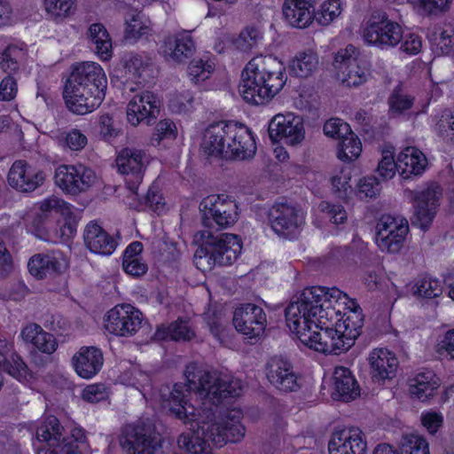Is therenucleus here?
I'll return each instance as SVG.
<instances>
[{
  "mask_svg": "<svg viewBox=\"0 0 454 454\" xmlns=\"http://www.w3.org/2000/svg\"><path fill=\"white\" fill-rule=\"evenodd\" d=\"M286 81V67L281 60L271 55H258L243 69L239 92L246 102L263 105L283 89Z\"/></svg>",
  "mask_w": 454,
  "mask_h": 454,
  "instance_id": "nucleus-4",
  "label": "nucleus"
},
{
  "mask_svg": "<svg viewBox=\"0 0 454 454\" xmlns=\"http://www.w3.org/2000/svg\"><path fill=\"white\" fill-rule=\"evenodd\" d=\"M73 366L78 376L91 379L102 369L104 364L103 352L94 346L81 347L72 359Z\"/></svg>",
  "mask_w": 454,
  "mask_h": 454,
  "instance_id": "nucleus-27",
  "label": "nucleus"
},
{
  "mask_svg": "<svg viewBox=\"0 0 454 454\" xmlns=\"http://www.w3.org/2000/svg\"><path fill=\"white\" fill-rule=\"evenodd\" d=\"M184 376L187 383H175L168 398V412L191 426V432L180 434L178 443L192 454H212L213 448L240 442L246 434L243 412L223 410L222 404L239 396L241 387L196 364L186 365Z\"/></svg>",
  "mask_w": 454,
  "mask_h": 454,
  "instance_id": "nucleus-1",
  "label": "nucleus"
},
{
  "mask_svg": "<svg viewBox=\"0 0 454 454\" xmlns=\"http://www.w3.org/2000/svg\"><path fill=\"white\" fill-rule=\"evenodd\" d=\"M128 377L127 384L137 389L144 396L153 389L152 375L137 368H132L124 373Z\"/></svg>",
  "mask_w": 454,
  "mask_h": 454,
  "instance_id": "nucleus-45",
  "label": "nucleus"
},
{
  "mask_svg": "<svg viewBox=\"0 0 454 454\" xmlns=\"http://www.w3.org/2000/svg\"><path fill=\"white\" fill-rule=\"evenodd\" d=\"M396 170L398 171V159L395 160L393 153L384 151L377 168L379 175L384 180H387L395 175Z\"/></svg>",
  "mask_w": 454,
  "mask_h": 454,
  "instance_id": "nucleus-56",
  "label": "nucleus"
},
{
  "mask_svg": "<svg viewBox=\"0 0 454 454\" xmlns=\"http://www.w3.org/2000/svg\"><path fill=\"white\" fill-rule=\"evenodd\" d=\"M204 151L224 160H247L256 153L255 136L245 124L222 121L210 124L205 131Z\"/></svg>",
  "mask_w": 454,
  "mask_h": 454,
  "instance_id": "nucleus-5",
  "label": "nucleus"
},
{
  "mask_svg": "<svg viewBox=\"0 0 454 454\" xmlns=\"http://www.w3.org/2000/svg\"><path fill=\"white\" fill-rule=\"evenodd\" d=\"M334 391L333 398L350 402L360 395V387L352 372L344 366H337L333 372Z\"/></svg>",
  "mask_w": 454,
  "mask_h": 454,
  "instance_id": "nucleus-30",
  "label": "nucleus"
},
{
  "mask_svg": "<svg viewBox=\"0 0 454 454\" xmlns=\"http://www.w3.org/2000/svg\"><path fill=\"white\" fill-rule=\"evenodd\" d=\"M368 361L372 382L384 385L395 378L399 360L393 351L387 348H374L371 351Z\"/></svg>",
  "mask_w": 454,
  "mask_h": 454,
  "instance_id": "nucleus-24",
  "label": "nucleus"
},
{
  "mask_svg": "<svg viewBox=\"0 0 454 454\" xmlns=\"http://www.w3.org/2000/svg\"><path fill=\"white\" fill-rule=\"evenodd\" d=\"M401 50L408 55H417L422 48V41L419 35L410 33L403 34Z\"/></svg>",
  "mask_w": 454,
  "mask_h": 454,
  "instance_id": "nucleus-62",
  "label": "nucleus"
},
{
  "mask_svg": "<svg viewBox=\"0 0 454 454\" xmlns=\"http://www.w3.org/2000/svg\"><path fill=\"white\" fill-rule=\"evenodd\" d=\"M63 427L59 419L50 415L42 420L35 429L32 446L35 454H82L87 444L86 431L74 427L68 436L62 434Z\"/></svg>",
  "mask_w": 454,
  "mask_h": 454,
  "instance_id": "nucleus-7",
  "label": "nucleus"
},
{
  "mask_svg": "<svg viewBox=\"0 0 454 454\" xmlns=\"http://www.w3.org/2000/svg\"><path fill=\"white\" fill-rule=\"evenodd\" d=\"M64 142L72 151H81L87 145V137L79 129H72L65 133Z\"/></svg>",
  "mask_w": 454,
  "mask_h": 454,
  "instance_id": "nucleus-59",
  "label": "nucleus"
},
{
  "mask_svg": "<svg viewBox=\"0 0 454 454\" xmlns=\"http://www.w3.org/2000/svg\"><path fill=\"white\" fill-rule=\"evenodd\" d=\"M314 0H286L283 13L292 27L304 28L314 19Z\"/></svg>",
  "mask_w": 454,
  "mask_h": 454,
  "instance_id": "nucleus-32",
  "label": "nucleus"
},
{
  "mask_svg": "<svg viewBox=\"0 0 454 454\" xmlns=\"http://www.w3.org/2000/svg\"><path fill=\"white\" fill-rule=\"evenodd\" d=\"M44 179L43 172L25 160H15L7 176L9 185L21 192H34L43 184Z\"/></svg>",
  "mask_w": 454,
  "mask_h": 454,
  "instance_id": "nucleus-25",
  "label": "nucleus"
},
{
  "mask_svg": "<svg viewBox=\"0 0 454 454\" xmlns=\"http://www.w3.org/2000/svg\"><path fill=\"white\" fill-rule=\"evenodd\" d=\"M89 35L98 58L103 61L109 60L113 54L112 39L105 26L101 23L91 24L89 27Z\"/></svg>",
  "mask_w": 454,
  "mask_h": 454,
  "instance_id": "nucleus-40",
  "label": "nucleus"
},
{
  "mask_svg": "<svg viewBox=\"0 0 454 454\" xmlns=\"http://www.w3.org/2000/svg\"><path fill=\"white\" fill-rule=\"evenodd\" d=\"M381 184L375 176H364L357 184L356 190L353 192L361 199L367 200L375 198L380 194Z\"/></svg>",
  "mask_w": 454,
  "mask_h": 454,
  "instance_id": "nucleus-49",
  "label": "nucleus"
},
{
  "mask_svg": "<svg viewBox=\"0 0 454 454\" xmlns=\"http://www.w3.org/2000/svg\"><path fill=\"white\" fill-rule=\"evenodd\" d=\"M75 4L76 0H43L45 12L56 22L69 17L74 11Z\"/></svg>",
  "mask_w": 454,
  "mask_h": 454,
  "instance_id": "nucleus-44",
  "label": "nucleus"
},
{
  "mask_svg": "<svg viewBox=\"0 0 454 454\" xmlns=\"http://www.w3.org/2000/svg\"><path fill=\"white\" fill-rule=\"evenodd\" d=\"M145 156L142 150L123 148L116 157V166L124 176L126 187L135 194L144 178Z\"/></svg>",
  "mask_w": 454,
  "mask_h": 454,
  "instance_id": "nucleus-21",
  "label": "nucleus"
},
{
  "mask_svg": "<svg viewBox=\"0 0 454 454\" xmlns=\"http://www.w3.org/2000/svg\"><path fill=\"white\" fill-rule=\"evenodd\" d=\"M160 434L153 423L141 421L135 425L131 434L121 442L127 454H154L160 446Z\"/></svg>",
  "mask_w": 454,
  "mask_h": 454,
  "instance_id": "nucleus-20",
  "label": "nucleus"
},
{
  "mask_svg": "<svg viewBox=\"0 0 454 454\" xmlns=\"http://www.w3.org/2000/svg\"><path fill=\"white\" fill-rule=\"evenodd\" d=\"M437 352L454 360V329L448 330L437 345Z\"/></svg>",
  "mask_w": 454,
  "mask_h": 454,
  "instance_id": "nucleus-64",
  "label": "nucleus"
},
{
  "mask_svg": "<svg viewBox=\"0 0 454 454\" xmlns=\"http://www.w3.org/2000/svg\"><path fill=\"white\" fill-rule=\"evenodd\" d=\"M376 243L381 251L398 253L403 246L409 232V225L406 219H401L399 223L395 217L390 215H383L376 226Z\"/></svg>",
  "mask_w": 454,
  "mask_h": 454,
  "instance_id": "nucleus-15",
  "label": "nucleus"
},
{
  "mask_svg": "<svg viewBox=\"0 0 454 454\" xmlns=\"http://www.w3.org/2000/svg\"><path fill=\"white\" fill-rule=\"evenodd\" d=\"M319 209L327 215L332 223L340 224L348 219L347 211L341 204L322 201L319 204Z\"/></svg>",
  "mask_w": 454,
  "mask_h": 454,
  "instance_id": "nucleus-54",
  "label": "nucleus"
},
{
  "mask_svg": "<svg viewBox=\"0 0 454 454\" xmlns=\"http://www.w3.org/2000/svg\"><path fill=\"white\" fill-rule=\"evenodd\" d=\"M177 129L176 124L169 119L160 120L153 133V139L158 143L164 139L174 140L176 137Z\"/></svg>",
  "mask_w": 454,
  "mask_h": 454,
  "instance_id": "nucleus-58",
  "label": "nucleus"
},
{
  "mask_svg": "<svg viewBox=\"0 0 454 454\" xmlns=\"http://www.w3.org/2000/svg\"><path fill=\"white\" fill-rule=\"evenodd\" d=\"M155 338L160 340H171L175 341L191 340L195 333L188 325V322L181 317L173 321L168 325L159 326L155 331Z\"/></svg>",
  "mask_w": 454,
  "mask_h": 454,
  "instance_id": "nucleus-39",
  "label": "nucleus"
},
{
  "mask_svg": "<svg viewBox=\"0 0 454 454\" xmlns=\"http://www.w3.org/2000/svg\"><path fill=\"white\" fill-rule=\"evenodd\" d=\"M122 270L128 275L139 278L147 272L148 266L143 258L122 260Z\"/></svg>",
  "mask_w": 454,
  "mask_h": 454,
  "instance_id": "nucleus-60",
  "label": "nucleus"
},
{
  "mask_svg": "<svg viewBox=\"0 0 454 454\" xmlns=\"http://www.w3.org/2000/svg\"><path fill=\"white\" fill-rule=\"evenodd\" d=\"M20 336L26 343L31 344L35 349L47 355L54 353L59 346L54 335L44 331L36 323H29L23 326Z\"/></svg>",
  "mask_w": 454,
  "mask_h": 454,
  "instance_id": "nucleus-31",
  "label": "nucleus"
},
{
  "mask_svg": "<svg viewBox=\"0 0 454 454\" xmlns=\"http://www.w3.org/2000/svg\"><path fill=\"white\" fill-rule=\"evenodd\" d=\"M196 51V44L190 31L177 32L166 36L159 52L167 60L177 64H185Z\"/></svg>",
  "mask_w": 454,
  "mask_h": 454,
  "instance_id": "nucleus-22",
  "label": "nucleus"
},
{
  "mask_svg": "<svg viewBox=\"0 0 454 454\" xmlns=\"http://www.w3.org/2000/svg\"><path fill=\"white\" fill-rule=\"evenodd\" d=\"M83 240L86 247L96 254L111 255L117 247L116 240L95 221L86 225Z\"/></svg>",
  "mask_w": 454,
  "mask_h": 454,
  "instance_id": "nucleus-28",
  "label": "nucleus"
},
{
  "mask_svg": "<svg viewBox=\"0 0 454 454\" xmlns=\"http://www.w3.org/2000/svg\"><path fill=\"white\" fill-rule=\"evenodd\" d=\"M160 100L156 94L144 90L135 95L127 106V120L132 126L153 125L160 114Z\"/></svg>",
  "mask_w": 454,
  "mask_h": 454,
  "instance_id": "nucleus-18",
  "label": "nucleus"
},
{
  "mask_svg": "<svg viewBox=\"0 0 454 454\" xmlns=\"http://www.w3.org/2000/svg\"><path fill=\"white\" fill-rule=\"evenodd\" d=\"M243 244L239 235L222 233L214 236L207 232V236L197 249L195 256L205 258L210 266H229L234 263L241 254Z\"/></svg>",
  "mask_w": 454,
  "mask_h": 454,
  "instance_id": "nucleus-8",
  "label": "nucleus"
},
{
  "mask_svg": "<svg viewBox=\"0 0 454 454\" xmlns=\"http://www.w3.org/2000/svg\"><path fill=\"white\" fill-rule=\"evenodd\" d=\"M351 176L347 175H335L331 178L333 193L339 199L348 201L354 190L350 184Z\"/></svg>",
  "mask_w": 454,
  "mask_h": 454,
  "instance_id": "nucleus-51",
  "label": "nucleus"
},
{
  "mask_svg": "<svg viewBox=\"0 0 454 454\" xmlns=\"http://www.w3.org/2000/svg\"><path fill=\"white\" fill-rule=\"evenodd\" d=\"M74 207L63 199L51 196L43 200L40 213L34 215L29 231L38 239L52 244L67 243L76 233Z\"/></svg>",
  "mask_w": 454,
  "mask_h": 454,
  "instance_id": "nucleus-6",
  "label": "nucleus"
},
{
  "mask_svg": "<svg viewBox=\"0 0 454 454\" xmlns=\"http://www.w3.org/2000/svg\"><path fill=\"white\" fill-rule=\"evenodd\" d=\"M143 314L129 303L117 304L105 316L106 330L116 336H132L141 328Z\"/></svg>",
  "mask_w": 454,
  "mask_h": 454,
  "instance_id": "nucleus-11",
  "label": "nucleus"
},
{
  "mask_svg": "<svg viewBox=\"0 0 454 454\" xmlns=\"http://www.w3.org/2000/svg\"><path fill=\"white\" fill-rule=\"evenodd\" d=\"M439 386L436 374L432 370H425L410 380L409 391L411 398L427 402L434 395Z\"/></svg>",
  "mask_w": 454,
  "mask_h": 454,
  "instance_id": "nucleus-33",
  "label": "nucleus"
},
{
  "mask_svg": "<svg viewBox=\"0 0 454 454\" xmlns=\"http://www.w3.org/2000/svg\"><path fill=\"white\" fill-rule=\"evenodd\" d=\"M389 114L399 115L411 109L414 104V98L403 92L402 82H399L387 98Z\"/></svg>",
  "mask_w": 454,
  "mask_h": 454,
  "instance_id": "nucleus-42",
  "label": "nucleus"
},
{
  "mask_svg": "<svg viewBox=\"0 0 454 454\" xmlns=\"http://www.w3.org/2000/svg\"><path fill=\"white\" fill-rule=\"evenodd\" d=\"M363 36L369 45L381 49L395 47L402 42L403 27L386 12L372 13L364 27Z\"/></svg>",
  "mask_w": 454,
  "mask_h": 454,
  "instance_id": "nucleus-10",
  "label": "nucleus"
},
{
  "mask_svg": "<svg viewBox=\"0 0 454 454\" xmlns=\"http://www.w3.org/2000/svg\"><path fill=\"white\" fill-rule=\"evenodd\" d=\"M232 323L237 332L246 338L258 339L266 330L267 316L261 306L246 302L235 309Z\"/></svg>",
  "mask_w": 454,
  "mask_h": 454,
  "instance_id": "nucleus-14",
  "label": "nucleus"
},
{
  "mask_svg": "<svg viewBox=\"0 0 454 454\" xmlns=\"http://www.w3.org/2000/svg\"><path fill=\"white\" fill-rule=\"evenodd\" d=\"M269 382L278 391L296 392L301 387V376L294 371L293 363L282 356H272L266 364Z\"/></svg>",
  "mask_w": 454,
  "mask_h": 454,
  "instance_id": "nucleus-16",
  "label": "nucleus"
},
{
  "mask_svg": "<svg viewBox=\"0 0 454 454\" xmlns=\"http://www.w3.org/2000/svg\"><path fill=\"white\" fill-rule=\"evenodd\" d=\"M215 71V64L209 59H192L187 68V74L190 81L195 85H200L209 79Z\"/></svg>",
  "mask_w": 454,
  "mask_h": 454,
  "instance_id": "nucleus-43",
  "label": "nucleus"
},
{
  "mask_svg": "<svg viewBox=\"0 0 454 454\" xmlns=\"http://www.w3.org/2000/svg\"><path fill=\"white\" fill-rule=\"evenodd\" d=\"M368 244L363 241L353 240L351 246L336 247L331 252L333 257L340 263L358 264L363 263L368 258Z\"/></svg>",
  "mask_w": 454,
  "mask_h": 454,
  "instance_id": "nucleus-38",
  "label": "nucleus"
},
{
  "mask_svg": "<svg viewBox=\"0 0 454 454\" xmlns=\"http://www.w3.org/2000/svg\"><path fill=\"white\" fill-rule=\"evenodd\" d=\"M318 57L311 51L298 52L289 61V73L299 78H307L317 69Z\"/></svg>",
  "mask_w": 454,
  "mask_h": 454,
  "instance_id": "nucleus-37",
  "label": "nucleus"
},
{
  "mask_svg": "<svg viewBox=\"0 0 454 454\" xmlns=\"http://www.w3.org/2000/svg\"><path fill=\"white\" fill-rule=\"evenodd\" d=\"M442 191L438 185L428 186L415 192L413 197L414 213L411 224L421 231H427L436 215Z\"/></svg>",
  "mask_w": 454,
  "mask_h": 454,
  "instance_id": "nucleus-17",
  "label": "nucleus"
},
{
  "mask_svg": "<svg viewBox=\"0 0 454 454\" xmlns=\"http://www.w3.org/2000/svg\"><path fill=\"white\" fill-rule=\"evenodd\" d=\"M341 12L340 0H325L320 6L317 20L321 25H328Z\"/></svg>",
  "mask_w": 454,
  "mask_h": 454,
  "instance_id": "nucleus-53",
  "label": "nucleus"
},
{
  "mask_svg": "<svg viewBox=\"0 0 454 454\" xmlns=\"http://www.w3.org/2000/svg\"><path fill=\"white\" fill-rule=\"evenodd\" d=\"M362 153V144L359 137L352 131L342 137L339 142L337 157L343 162H351L356 160Z\"/></svg>",
  "mask_w": 454,
  "mask_h": 454,
  "instance_id": "nucleus-41",
  "label": "nucleus"
},
{
  "mask_svg": "<svg viewBox=\"0 0 454 454\" xmlns=\"http://www.w3.org/2000/svg\"><path fill=\"white\" fill-rule=\"evenodd\" d=\"M452 0H408L419 13L436 15L446 11Z\"/></svg>",
  "mask_w": 454,
  "mask_h": 454,
  "instance_id": "nucleus-47",
  "label": "nucleus"
},
{
  "mask_svg": "<svg viewBox=\"0 0 454 454\" xmlns=\"http://www.w3.org/2000/svg\"><path fill=\"white\" fill-rule=\"evenodd\" d=\"M99 127L103 139L110 144L114 143L117 137L122 134L121 129L114 126V121L110 115L101 116Z\"/></svg>",
  "mask_w": 454,
  "mask_h": 454,
  "instance_id": "nucleus-57",
  "label": "nucleus"
},
{
  "mask_svg": "<svg viewBox=\"0 0 454 454\" xmlns=\"http://www.w3.org/2000/svg\"><path fill=\"white\" fill-rule=\"evenodd\" d=\"M367 442L358 427L336 429L328 442L329 454H365Z\"/></svg>",
  "mask_w": 454,
  "mask_h": 454,
  "instance_id": "nucleus-23",
  "label": "nucleus"
},
{
  "mask_svg": "<svg viewBox=\"0 0 454 454\" xmlns=\"http://www.w3.org/2000/svg\"><path fill=\"white\" fill-rule=\"evenodd\" d=\"M356 49L348 44L337 51L333 59V67L342 74V82L348 87H358L367 80L368 69L365 63L354 57Z\"/></svg>",
  "mask_w": 454,
  "mask_h": 454,
  "instance_id": "nucleus-19",
  "label": "nucleus"
},
{
  "mask_svg": "<svg viewBox=\"0 0 454 454\" xmlns=\"http://www.w3.org/2000/svg\"><path fill=\"white\" fill-rule=\"evenodd\" d=\"M165 199L163 195L155 188L150 187L147 192L139 202L142 209L148 208L155 213H160L165 208Z\"/></svg>",
  "mask_w": 454,
  "mask_h": 454,
  "instance_id": "nucleus-52",
  "label": "nucleus"
},
{
  "mask_svg": "<svg viewBox=\"0 0 454 454\" xmlns=\"http://www.w3.org/2000/svg\"><path fill=\"white\" fill-rule=\"evenodd\" d=\"M349 130H351L349 125L342 121L340 118H331L327 120L323 126V131L325 136L338 138L340 141Z\"/></svg>",
  "mask_w": 454,
  "mask_h": 454,
  "instance_id": "nucleus-55",
  "label": "nucleus"
},
{
  "mask_svg": "<svg viewBox=\"0 0 454 454\" xmlns=\"http://www.w3.org/2000/svg\"><path fill=\"white\" fill-rule=\"evenodd\" d=\"M62 268L61 255L55 252L35 254L27 262L28 272L38 280L61 274Z\"/></svg>",
  "mask_w": 454,
  "mask_h": 454,
  "instance_id": "nucleus-29",
  "label": "nucleus"
},
{
  "mask_svg": "<svg viewBox=\"0 0 454 454\" xmlns=\"http://www.w3.org/2000/svg\"><path fill=\"white\" fill-rule=\"evenodd\" d=\"M124 69L129 80L140 84L147 82L146 77L153 76V61L148 54L131 53L125 60Z\"/></svg>",
  "mask_w": 454,
  "mask_h": 454,
  "instance_id": "nucleus-35",
  "label": "nucleus"
},
{
  "mask_svg": "<svg viewBox=\"0 0 454 454\" xmlns=\"http://www.w3.org/2000/svg\"><path fill=\"white\" fill-rule=\"evenodd\" d=\"M18 91L17 81L12 75L5 76L0 82V100L11 101Z\"/></svg>",
  "mask_w": 454,
  "mask_h": 454,
  "instance_id": "nucleus-61",
  "label": "nucleus"
},
{
  "mask_svg": "<svg viewBox=\"0 0 454 454\" xmlns=\"http://www.w3.org/2000/svg\"><path fill=\"white\" fill-rule=\"evenodd\" d=\"M438 136L445 142L454 141V109H444L436 124Z\"/></svg>",
  "mask_w": 454,
  "mask_h": 454,
  "instance_id": "nucleus-50",
  "label": "nucleus"
},
{
  "mask_svg": "<svg viewBox=\"0 0 454 454\" xmlns=\"http://www.w3.org/2000/svg\"><path fill=\"white\" fill-rule=\"evenodd\" d=\"M202 224L206 228L223 230L233 225L239 218V206L226 194L210 195L201 203Z\"/></svg>",
  "mask_w": 454,
  "mask_h": 454,
  "instance_id": "nucleus-9",
  "label": "nucleus"
},
{
  "mask_svg": "<svg viewBox=\"0 0 454 454\" xmlns=\"http://www.w3.org/2000/svg\"><path fill=\"white\" fill-rule=\"evenodd\" d=\"M267 216L274 233L289 239L296 236L304 222L298 208L287 202H274L269 208Z\"/></svg>",
  "mask_w": 454,
  "mask_h": 454,
  "instance_id": "nucleus-12",
  "label": "nucleus"
},
{
  "mask_svg": "<svg viewBox=\"0 0 454 454\" xmlns=\"http://www.w3.org/2000/svg\"><path fill=\"white\" fill-rule=\"evenodd\" d=\"M269 133L272 140L292 145L301 143L305 136L301 119L294 114L276 115L270 124Z\"/></svg>",
  "mask_w": 454,
  "mask_h": 454,
  "instance_id": "nucleus-26",
  "label": "nucleus"
},
{
  "mask_svg": "<svg viewBox=\"0 0 454 454\" xmlns=\"http://www.w3.org/2000/svg\"><path fill=\"white\" fill-rule=\"evenodd\" d=\"M342 294L337 287H305L285 309L286 326L309 349L336 355L348 351L361 334L364 319L356 301L341 313Z\"/></svg>",
  "mask_w": 454,
  "mask_h": 454,
  "instance_id": "nucleus-2",
  "label": "nucleus"
},
{
  "mask_svg": "<svg viewBox=\"0 0 454 454\" xmlns=\"http://www.w3.org/2000/svg\"><path fill=\"white\" fill-rule=\"evenodd\" d=\"M56 185L66 194L78 195L94 183L95 172L82 164L59 166L55 170Z\"/></svg>",
  "mask_w": 454,
  "mask_h": 454,
  "instance_id": "nucleus-13",
  "label": "nucleus"
},
{
  "mask_svg": "<svg viewBox=\"0 0 454 454\" xmlns=\"http://www.w3.org/2000/svg\"><path fill=\"white\" fill-rule=\"evenodd\" d=\"M107 78L102 67L95 62L75 65L67 80L63 98L70 112L79 115L98 109L106 97Z\"/></svg>",
  "mask_w": 454,
  "mask_h": 454,
  "instance_id": "nucleus-3",
  "label": "nucleus"
},
{
  "mask_svg": "<svg viewBox=\"0 0 454 454\" xmlns=\"http://www.w3.org/2000/svg\"><path fill=\"white\" fill-rule=\"evenodd\" d=\"M400 454H429L428 442L423 436L407 435L403 440Z\"/></svg>",
  "mask_w": 454,
  "mask_h": 454,
  "instance_id": "nucleus-48",
  "label": "nucleus"
},
{
  "mask_svg": "<svg viewBox=\"0 0 454 454\" xmlns=\"http://www.w3.org/2000/svg\"><path fill=\"white\" fill-rule=\"evenodd\" d=\"M442 423L443 417L439 412L427 411L426 413H422L421 424L432 434H435L439 430L442 426Z\"/></svg>",
  "mask_w": 454,
  "mask_h": 454,
  "instance_id": "nucleus-63",
  "label": "nucleus"
},
{
  "mask_svg": "<svg viewBox=\"0 0 454 454\" xmlns=\"http://www.w3.org/2000/svg\"><path fill=\"white\" fill-rule=\"evenodd\" d=\"M442 281L429 273L418 275L411 286L413 296L417 299L431 300L442 294Z\"/></svg>",
  "mask_w": 454,
  "mask_h": 454,
  "instance_id": "nucleus-36",
  "label": "nucleus"
},
{
  "mask_svg": "<svg viewBox=\"0 0 454 454\" xmlns=\"http://www.w3.org/2000/svg\"><path fill=\"white\" fill-rule=\"evenodd\" d=\"M397 158L398 172L404 179L421 175L427 165L426 156L416 147H406Z\"/></svg>",
  "mask_w": 454,
  "mask_h": 454,
  "instance_id": "nucleus-34",
  "label": "nucleus"
},
{
  "mask_svg": "<svg viewBox=\"0 0 454 454\" xmlns=\"http://www.w3.org/2000/svg\"><path fill=\"white\" fill-rule=\"evenodd\" d=\"M20 55V49L14 45H7L0 53V68L7 73L8 75L16 74L20 69V62L18 60Z\"/></svg>",
  "mask_w": 454,
  "mask_h": 454,
  "instance_id": "nucleus-46",
  "label": "nucleus"
}]
</instances>
